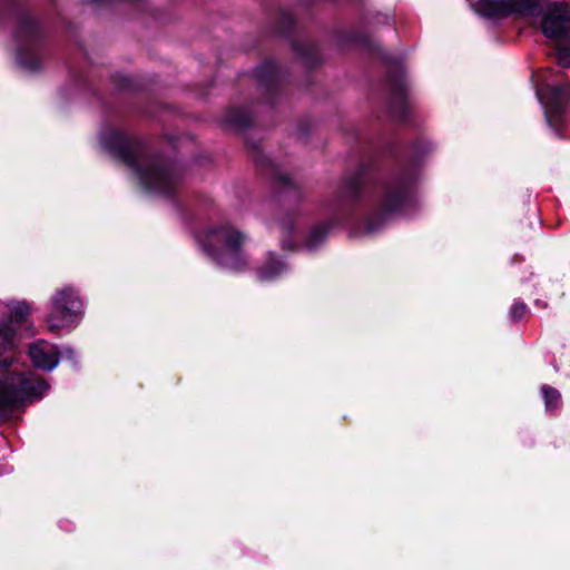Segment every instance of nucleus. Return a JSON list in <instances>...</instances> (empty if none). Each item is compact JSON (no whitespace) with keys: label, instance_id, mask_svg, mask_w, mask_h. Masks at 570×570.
Segmentation results:
<instances>
[{"label":"nucleus","instance_id":"obj_1","mask_svg":"<svg viewBox=\"0 0 570 570\" xmlns=\"http://www.w3.org/2000/svg\"><path fill=\"white\" fill-rule=\"evenodd\" d=\"M116 136L109 132V154L124 160L137 173L140 183L151 193L169 196L179 183V174L175 167L159 160H149L144 168L139 167L141 159L136 150L127 141L121 142L116 149Z\"/></svg>","mask_w":570,"mask_h":570},{"label":"nucleus","instance_id":"obj_2","mask_svg":"<svg viewBox=\"0 0 570 570\" xmlns=\"http://www.w3.org/2000/svg\"><path fill=\"white\" fill-rule=\"evenodd\" d=\"M246 236L235 227L224 224L210 228L198 236L203 249L222 267L240 272L247 266L242 245Z\"/></svg>","mask_w":570,"mask_h":570},{"label":"nucleus","instance_id":"obj_3","mask_svg":"<svg viewBox=\"0 0 570 570\" xmlns=\"http://www.w3.org/2000/svg\"><path fill=\"white\" fill-rule=\"evenodd\" d=\"M83 315V301L71 286L57 289L50 298V308L45 318L50 332L71 330L78 326Z\"/></svg>","mask_w":570,"mask_h":570},{"label":"nucleus","instance_id":"obj_4","mask_svg":"<svg viewBox=\"0 0 570 570\" xmlns=\"http://www.w3.org/2000/svg\"><path fill=\"white\" fill-rule=\"evenodd\" d=\"M473 8L478 14L491 19L509 14L537 18L541 12V0H478Z\"/></svg>","mask_w":570,"mask_h":570},{"label":"nucleus","instance_id":"obj_5","mask_svg":"<svg viewBox=\"0 0 570 570\" xmlns=\"http://www.w3.org/2000/svg\"><path fill=\"white\" fill-rule=\"evenodd\" d=\"M547 73L548 71L538 73L539 81L543 86V89L538 91V97L543 106L548 125L557 128L558 120L570 106V85L551 86L548 82Z\"/></svg>","mask_w":570,"mask_h":570},{"label":"nucleus","instance_id":"obj_6","mask_svg":"<svg viewBox=\"0 0 570 570\" xmlns=\"http://www.w3.org/2000/svg\"><path fill=\"white\" fill-rule=\"evenodd\" d=\"M541 0V12L537 18H528L529 20H538L540 17V26L543 35L549 39H560L570 30V6L564 2H550L547 6Z\"/></svg>","mask_w":570,"mask_h":570},{"label":"nucleus","instance_id":"obj_7","mask_svg":"<svg viewBox=\"0 0 570 570\" xmlns=\"http://www.w3.org/2000/svg\"><path fill=\"white\" fill-rule=\"evenodd\" d=\"M37 36V26L35 21L30 19L23 20L14 35L19 43L17 61L27 71H36L41 66L40 60L35 52Z\"/></svg>","mask_w":570,"mask_h":570},{"label":"nucleus","instance_id":"obj_8","mask_svg":"<svg viewBox=\"0 0 570 570\" xmlns=\"http://www.w3.org/2000/svg\"><path fill=\"white\" fill-rule=\"evenodd\" d=\"M28 354L33 366L43 371H52L60 360L71 361L76 357V352L72 348H58V346L45 340L30 344Z\"/></svg>","mask_w":570,"mask_h":570},{"label":"nucleus","instance_id":"obj_9","mask_svg":"<svg viewBox=\"0 0 570 570\" xmlns=\"http://www.w3.org/2000/svg\"><path fill=\"white\" fill-rule=\"evenodd\" d=\"M49 383L33 372L6 371L0 375V392H46Z\"/></svg>","mask_w":570,"mask_h":570},{"label":"nucleus","instance_id":"obj_10","mask_svg":"<svg viewBox=\"0 0 570 570\" xmlns=\"http://www.w3.org/2000/svg\"><path fill=\"white\" fill-rule=\"evenodd\" d=\"M414 183L412 179L402 178L390 187L384 196L382 208L384 213L402 210L412 198Z\"/></svg>","mask_w":570,"mask_h":570},{"label":"nucleus","instance_id":"obj_11","mask_svg":"<svg viewBox=\"0 0 570 570\" xmlns=\"http://www.w3.org/2000/svg\"><path fill=\"white\" fill-rule=\"evenodd\" d=\"M41 394H0V424L16 416L24 406L40 401Z\"/></svg>","mask_w":570,"mask_h":570},{"label":"nucleus","instance_id":"obj_12","mask_svg":"<svg viewBox=\"0 0 570 570\" xmlns=\"http://www.w3.org/2000/svg\"><path fill=\"white\" fill-rule=\"evenodd\" d=\"M16 350V331L9 325L0 326V367L13 364Z\"/></svg>","mask_w":570,"mask_h":570},{"label":"nucleus","instance_id":"obj_13","mask_svg":"<svg viewBox=\"0 0 570 570\" xmlns=\"http://www.w3.org/2000/svg\"><path fill=\"white\" fill-rule=\"evenodd\" d=\"M285 271V264L276 259L273 254H269L267 262L258 269L257 276L262 282H271L281 276Z\"/></svg>","mask_w":570,"mask_h":570},{"label":"nucleus","instance_id":"obj_14","mask_svg":"<svg viewBox=\"0 0 570 570\" xmlns=\"http://www.w3.org/2000/svg\"><path fill=\"white\" fill-rule=\"evenodd\" d=\"M9 311V318L14 323L24 322L31 313V307L23 301H10L6 303Z\"/></svg>","mask_w":570,"mask_h":570},{"label":"nucleus","instance_id":"obj_15","mask_svg":"<svg viewBox=\"0 0 570 570\" xmlns=\"http://www.w3.org/2000/svg\"><path fill=\"white\" fill-rule=\"evenodd\" d=\"M326 234H327V228L325 225L316 226L315 228L312 229V232L306 240V246L309 249L317 247L323 242Z\"/></svg>","mask_w":570,"mask_h":570},{"label":"nucleus","instance_id":"obj_16","mask_svg":"<svg viewBox=\"0 0 570 570\" xmlns=\"http://www.w3.org/2000/svg\"><path fill=\"white\" fill-rule=\"evenodd\" d=\"M557 61L562 67H570V43L558 46Z\"/></svg>","mask_w":570,"mask_h":570},{"label":"nucleus","instance_id":"obj_17","mask_svg":"<svg viewBox=\"0 0 570 570\" xmlns=\"http://www.w3.org/2000/svg\"><path fill=\"white\" fill-rule=\"evenodd\" d=\"M560 403V394H544V404L547 411L552 412L559 407Z\"/></svg>","mask_w":570,"mask_h":570},{"label":"nucleus","instance_id":"obj_18","mask_svg":"<svg viewBox=\"0 0 570 570\" xmlns=\"http://www.w3.org/2000/svg\"><path fill=\"white\" fill-rule=\"evenodd\" d=\"M527 313V306L523 303H515L511 309V316L513 320L522 318Z\"/></svg>","mask_w":570,"mask_h":570},{"label":"nucleus","instance_id":"obj_19","mask_svg":"<svg viewBox=\"0 0 570 570\" xmlns=\"http://www.w3.org/2000/svg\"><path fill=\"white\" fill-rule=\"evenodd\" d=\"M276 224L282 233H286L292 229V223L288 220L283 219V220L277 222Z\"/></svg>","mask_w":570,"mask_h":570},{"label":"nucleus","instance_id":"obj_20","mask_svg":"<svg viewBox=\"0 0 570 570\" xmlns=\"http://www.w3.org/2000/svg\"><path fill=\"white\" fill-rule=\"evenodd\" d=\"M98 141H99V146L101 147V149H106L107 142H106L104 132H101L99 135Z\"/></svg>","mask_w":570,"mask_h":570},{"label":"nucleus","instance_id":"obj_21","mask_svg":"<svg viewBox=\"0 0 570 570\" xmlns=\"http://www.w3.org/2000/svg\"><path fill=\"white\" fill-rule=\"evenodd\" d=\"M282 243H283V247L284 248H291L292 247L291 243H286L285 239H283Z\"/></svg>","mask_w":570,"mask_h":570},{"label":"nucleus","instance_id":"obj_22","mask_svg":"<svg viewBox=\"0 0 570 570\" xmlns=\"http://www.w3.org/2000/svg\"><path fill=\"white\" fill-rule=\"evenodd\" d=\"M542 392L548 393V392H553V390L552 389H543Z\"/></svg>","mask_w":570,"mask_h":570},{"label":"nucleus","instance_id":"obj_23","mask_svg":"<svg viewBox=\"0 0 570 570\" xmlns=\"http://www.w3.org/2000/svg\"><path fill=\"white\" fill-rule=\"evenodd\" d=\"M375 228H373L372 226L368 227V232H374Z\"/></svg>","mask_w":570,"mask_h":570},{"label":"nucleus","instance_id":"obj_24","mask_svg":"<svg viewBox=\"0 0 570 570\" xmlns=\"http://www.w3.org/2000/svg\"><path fill=\"white\" fill-rule=\"evenodd\" d=\"M90 1H91V2H94V3H96V2H98L99 0H90Z\"/></svg>","mask_w":570,"mask_h":570}]
</instances>
